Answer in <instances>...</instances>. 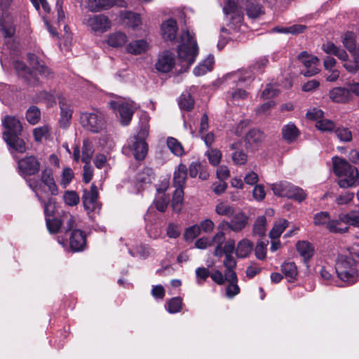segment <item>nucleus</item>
<instances>
[{
    "label": "nucleus",
    "mask_w": 359,
    "mask_h": 359,
    "mask_svg": "<svg viewBox=\"0 0 359 359\" xmlns=\"http://www.w3.org/2000/svg\"><path fill=\"white\" fill-rule=\"evenodd\" d=\"M359 263V243L353 244L348 254L339 255L336 261L335 271L338 278L346 285L358 280L357 265Z\"/></svg>",
    "instance_id": "nucleus-1"
},
{
    "label": "nucleus",
    "mask_w": 359,
    "mask_h": 359,
    "mask_svg": "<svg viewBox=\"0 0 359 359\" xmlns=\"http://www.w3.org/2000/svg\"><path fill=\"white\" fill-rule=\"evenodd\" d=\"M257 0H227L223 7V12L225 15H231V22L228 26L234 30H236L241 25L243 19L242 11L243 6L245 2V9L247 15L250 18H257L262 13L261 6L258 3H255Z\"/></svg>",
    "instance_id": "nucleus-2"
},
{
    "label": "nucleus",
    "mask_w": 359,
    "mask_h": 359,
    "mask_svg": "<svg viewBox=\"0 0 359 359\" xmlns=\"http://www.w3.org/2000/svg\"><path fill=\"white\" fill-rule=\"evenodd\" d=\"M198 53V48L194 37L188 30L182 31L177 46V54L182 66L180 71H186L194 62Z\"/></svg>",
    "instance_id": "nucleus-3"
},
{
    "label": "nucleus",
    "mask_w": 359,
    "mask_h": 359,
    "mask_svg": "<svg viewBox=\"0 0 359 359\" xmlns=\"http://www.w3.org/2000/svg\"><path fill=\"white\" fill-rule=\"evenodd\" d=\"M28 186L35 193L36 196L41 200L42 193L55 196L58 194V188L55 184L53 173L50 168H46L42 170L40 180H27Z\"/></svg>",
    "instance_id": "nucleus-4"
},
{
    "label": "nucleus",
    "mask_w": 359,
    "mask_h": 359,
    "mask_svg": "<svg viewBox=\"0 0 359 359\" xmlns=\"http://www.w3.org/2000/svg\"><path fill=\"white\" fill-rule=\"evenodd\" d=\"M271 186L273 194L280 197L292 198L299 202L304 201L306 197V194L302 189L293 186L287 182H280L272 184Z\"/></svg>",
    "instance_id": "nucleus-5"
},
{
    "label": "nucleus",
    "mask_w": 359,
    "mask_h": 359,
    "mask_svg": "<svg viewBox=\"0 0 359 359\" xmlns=\"http://www.w3.org/2000/svg\"><path fill=\"white\" fill-rule=\"evenodd\" d=\"M110 107L119 115L121 123L126 126L130 122L137 105L132 100H118L109 102Z\"/></svg>",
    "instance_id": "nucleus-6"
},
{
    "label": "nucleus",
    "mask_w": 359,
    "mask_h": 359,
    "mask_svg": "<svg viewBox=\"0 0 359 359\" xmlns=\"http://www.w3.org/2000/svg\"><path fill=\"white\" fill-rule=\"evenodd\" d=\"M83 23L95 34H103L111 27V20L104 14L86 15Z\"/></svg>",
    "instance_id": "nucleus-7"
},
{
    "label": "nucleus",
    "mask_w": 359,
    "mask_h": 359,
    "mask_svg": "<svg viewBox=\"0 0 359 359\" xmlns=\"http://www.w3.org/2000/svg\"><path fill=\"white\" fill-rule=\"evenodd\" d=\"M80 123L83 128L92 133H99L104 128L103 114L98 111L81 113Z\"/></svg>",
    "instance_id": "nucleus-8"
},
{
    "label": "nucleus",
    "mask_w": 359,
    "mask_h": 359,
    "mask_svg": "<svg viewBox=\"0 0 359 359\" xmlns=\"http://www.w3.org/2000/svg\"><path fill=\"white\" fill-rule=\"evenodd\" d=\"M123 150L128 156H133L137 161H142L147 154L148 145L144 140L133 136L128 139Z\"/></svg>",
    "instance_id": "nucleus-9"
},
{
    "label": "nucleus",
    "mask_w": 359,
    "mask_h": 359,
    "mask_svg": "<svg viewBox=\"0 0 359 359\" xmlns=\"http://www.w3.org/2000/svg\"><path fill=\"white\" fill-rule=\"evenodd\" d=\"M12 0H0V8L2 11L0 18V31L5 37H11L15 31L13 17L7 11H4Z\"/></svg>",
    "instance_id": "nucleus-10"
},
{
    "label": "nucleus",
    "mask_w": 359,
    "mask_h": 359,
    "mask_svg": "<svg viewBox=\"0 0 359 359\" xmlns=\"http://www.w3.org/2000/svg\"><path fill=\"white\" fill-rule=\"evenodd\" d=\"M40 167V162L33 156H27L18 161L19 173L25 178L38 173Z\"/></svg>",
    "instance_id": "nucleus-11"
},
{
    "label": "nucleus",
    "mask_w": 359,
    "mask_h": 359,
    "mask_svg": "<svg viewBox=\"0 0 359 359\" xmlns=\"http://www.w3.org/2000/svg\"><path fill=\"white\" fill-rule=\"evenodd\" d=\"M59 107L60 109L59 125L61 128H67L71 124L73 114V108L69 100L61 97L59 99Z\"/></svg>",
    "instance_id": "nucleus-12"
},
{
    "label": "nucleus",
    "mask_w": 359,
    "mask_h": 359,
    "mask_svg": "<svg viewBox=\"0 0 359 359\" xmlns=\"http://www.w3.org/2000/svg\"><path fill=\"white\" fill-rule=\"evenodd\" d=\"M298 58L306 68V70L302 72L305 76H312L318 73L319 69L317 66L319 64V59L318 57L309 55L306 52H302Z\"/></svg>",
    "instance_id": "nucleus-13"
},
{
    "label": "nucleus",
    "mask_w": 359,
    "mask_h": 359,
    "mask_svg": "<svg viewBox=\"0 0 359 359\" xmlns=\"http://www.w3.org/2000/svg\"><path fill=\"white\" fill-rule=\"evenodd\" d=\"M175 64L174 53L170 50H165L159 54L155 67L158 72L167 73L172 69Z\"/></svg>",
    "instance_id": "nucleus-14"
},
{
    "label": "nucleus",
    "mask_w": 359,
    "mask_h": 359,
    "mask_svg": "<svg viewBox=\"0 0 359 359\" xmlns=\"http://www.w3.org/2000/svg\"><path fill=\"white\" fill-rule=\"evenodd\" d=\"M54 208L55 205L51 199H50L47 203L44 204V212L46 215V226L49 232L51 233H55L58 232L62 224L61 219H59L57 218H50L52 212H53Z\"/></svg>",
    "instance_id": "nucleus-15"
},
{
    "label": "nucleus",
    "mask_w": 359,
    "mask_h": 359,
    "mask_svg": "<svg viewBox=\"0 0 359 359\" xmlns=\"http://www.w3.org/2000/svg\"><path fill=\"white\" fill-rule=\"evenodd\" d=\"M248 219V218L245 214L240 212L236 214L230 222L224 220L221 222L222 226L220 229L225 226L226 229H229L233 231L239 232L245 227Z\"/></svg>",
    "instance_id": "nucleus-16"
},
{
    "label": "nucleus",
    "mask_w": 359,
    "mask_h": 359,
    "mask_svg": "<svg viewBox=\"0 0 359 359\" xmlns=\"http://www.w3.org/2000/svg\"><path fill=\"white\" fill-rule=\"evenodd\" d=\"M338 184L341 188L355 186L359 182V172L357 168L350 165L348 169L341 177Z\"/></svg>",
    "instance_id": "nucleus-17"
},
{
    "label": "nucleus",
    "mask_w": 359,
    "mask_h": 359,
    "mask_svg": "<svg viewBox=\"0 0 359 359\" xmlns=\"http://www.w3.org/2000/svg\"><path fill=\"white\" fill-rule=\"evenodd\" d=\"M226 79L235 83L236 86L242 87L250 83L253 79L254 76L250 70H241L236 72H232L226 76Z\"/></svg>",
    "instance_id": "nucleus-18"
},
{
    "label": "nucleus",
    "mask_w": 359,
    "mask_h": 359,
    "mask_svg": "<svg viewBox=\"0 0 359 359\" xmlns=\"http://www.w3.org/2000/svg\"><path fill=\"white\" fill-rule=\"evenodd\" d=\"M177 30V22L172 18L163 21L161 26V36L166 41H174L176 39Z\"/></svg>",
    "instance_id": "nucleus-19"
},
{
    "label": "nucleus",
    "mask_w": 359,
    "mask_h": 359,
    "mask_svg": "<svg viewBox=\"0 0 359 359\" xmlns=\"http://www.w3.org/2000/svg\"><path fill=\"white\" fill-rule=\"evenodd\" d=\"M98 191L95 185L92 184L89 191H85L82 199L85 209L94 211L97 207Z\"/></svg>",
    "instance_id": "nucleus-20"
},
{
    "label": "nucleus",
    "mask_w": 359,
    "mask_h": 359,
    "mask_svg": "<svg viewBox=\"0 0 359 359\" xmlns=\"http://www.w3.org/2000/svg\"><path fill=\"white\" fill-rule=\"evenodd\" d=\"M86 245V235L79 229H74L69 238L70 248L74 252H80L84 250Z\"/></svg>",
    "instance_id": "nucleus-21"
},
{
    "label": "nucleus",
    "mask_w": 359,
    "mask_h": 359,
    "mask_svg": "<svg viewBox=\"0 0 359 359\" xmlns=\"http://www.w3.org/2000/svg\"><path fill=\"white\" fill-rule=\"evenodd\" d=\"M330 99L335 103H347L352 100L350 90L344 87H334L329 92Z\"/></svg>",
    "instance_id": "nucleus-22"
},
{
    "label": "nucleus",
    "mask_w": 359,
    "mask_h": 359,
    "mask_svg": "<svg viewBox=\"0 0 359 359\" xmlns=\"http://www.w3.org/2000/svg\"><path fill=\"white\" fill-rule=\"evenodd\" d=\"M187 167L183 163L179 164L174 170L172 184L175 188H184L187 179Z\"/></svg>",
    "instance_id": "nucleus-23"
},
{
    "label": "nucleus",
    "mask_w": 359,
    "mask_h": 359,
    "mask_svg": "<svg viewBox=\"0 0 359 359\" xmlns=\"http://www.w3.org/2000/svg\"><path fill=\"white\" fill-rule=\"evenodd\" d=\"M18 135H13L10 133H4L3 137L10 149L19 153H24L26 151L25 143L23 140L18 137Z\"/></svg>",
    "instance_id": "nucleus-24"
},
{
    "label": "nucleus",
    "mask_w": 359,
    "mask_h": 359,
    "mask_svg": "<svg viewBox=\"0 0 359 359\" xmlns=\"http://www.w3.org/2000/svg\"><path fill=\"white\" fill-rule=\"evenodd\" d=\"M154 178L153 170L149 168H144L137 175L135 183L137 189H144V186L151 183Z\"/></svg>",
    "instance_id": "nucleus-25"
},
{
    "label": "nucleus",
    "mask_w": 359,
    "mask_h": 359,
    "mask_svg": "<svg viewBox=\"0 0 359 359\" xmlns=\"http://www.w3.org/2000/svg\"><path fill=\"white\" fill-rule=\"evenodd\" d=\"M14 68L18 74L27 81L30 85H36L38 79L36 76L27 69L26 65L21 61L16 60L14 62Z\"/></svg>",
    "instance_id": "nucleus-26"
},
{
    "label": "nucleus",
    "mask_w": 359,
    "mask_h": 359,
    "mask_svg": "<svg viewBox=\"0 0 359 359\" xmlns=\"http://www.w3.org/2000/svg\"><path fill=\"white\" fill-rule=\"evenodd\" d=\"M242 142L240 141L230 145V149L234 151L231 156L232 161L234 164L238 165H244L248 161V155L243 151L240 150Z\"/></svg>",
    "instance_id": "nucleus-27"
},
{
    "label": "nucleus",
    "mask_w": 359,
    "mask_h": 359,
    "mask_svg": "<svg viewBox=\"0 0 359 359\" xmlns=\"http://www.w3.org/2000/svg\"><path fill=\"white\" fill-rule=\"evenodd\" d=\"M3 126L7 129L4 133H10L13 135H20L22 129L20 121L15 116H6L3 120Z\"/></svg>",
    "instance_id": "nucleus-28"
},
{
    "label": "nucleus",
    "mask_w": 359,
    "mask_h": 359,
    "mask_svg": "<svg viewBox=\"0 0 359 359\" xmlns=\"http://www.w3.org/2000/svg\"><path fill=\"white\" fill-rule=\"evenodd\" d=\"M85 7L92 13H98L110 8V0H85Z\"/></svg>",
    "instance_id": "nucleus-29"
},
{
    "label": "nucleus",
    "mask_w": 359,
    "mask_h": 359,
    "mask_svg": "<svg viewBox=\"0 0 359 359\" xmlns=\"http://www.w3.org/2000/svg\"><path fill=\"white\" fill-rule=\"evenodd\" d=\"M254 244L248 239L243 238L240 241L236 248V255L238 258H245L248 257L252 251Z\"/></svg>",
    "instance_id": "nucleus-30"
},
{
    "label": "nucleus",
    "mask_w": 359,
    "mask_h": 359,
    "mask_svg": "<svg viewBox=\"0 0 359 359\" xmlns=\"http://www.w3.org/2000/svg\"><path fill=\"white\" fill-rule=\"evenodd\" d=\"M149 48L148 43L144 39L135 40L130 42L126 46V50L128 53L133 55H140L145 53Z\"/></svg>",
    "instance_id": "nucleus-31"
},
{
    "label": "nucleus",
    "mask_w": 359,
    "mask_h": 359,
    "mask_svg": "<svg viewBox=\"0 0 359 359\" xmlns=\"http://www.w3.org/2000/svg\"><path fill=\"white\" fill-rule=\"evenodd\" d=\"M128 41L127 36L121 32H115L107 36V43L111 47L123 46Z\"/></svg>",
    "instance_id": "nucleus-32"
},
{
    "label": "nucleus",
    "mask_w": 359,
    "mask_h": 359,
    "mask_svg": "<svg viewBox=\"0 0 359 359\" xmlns=\"http://www.w3.org/2000/svg\"><path fill=\"white\" fill-rule=\"evenodd\" d=\"M322 49L327 54L337 57L339 60H345L346 57V51L337 46L332 42L328 41L324 43Z\"/></svg>",
    "instance_id": "nucleus-33"
},
{
    "label": "nucleus",
    "mask_w": 359,
    "mask_h": 359,
    "mask_svg": "<svg viewBox=\"0 0 359 359\" xmlns=\"http://www.w3.org/2000/svg\"><path fill=\"white\" fill-rule=\"evenodd\" d=\"M283 138L287 142H294L299 135V131L293 123H289L282 128Z\"/></svg>",
    "instance_id": "nucleus-34"
},
{
    "label": "nucleus",
    "mask_w": 359,
    "mask_h": 359,
    "mask_svg": "<svg viewBox=\"0 0 359 359\" xmlns=\"http://www.w3.org/2000/svg\"><path fill=\"white\" fill-rule=\"evenodd\" d=\"M28 60L30 65L37 70L43 76H48L50 74V70L44 64V62L40 60L37 56L33 53L28 54Z\"/></svg>",
    "instance_id": "nucleus-35"
},
{
    "label": "nucleus",
    "mask_w": 359,
    "mask_h": 359,
    "mask_svg": "<svg viewBox=\"0 0 359 359\" xmlns=\"http://www.w3.org/2000/svg\"><path fill=\"white\" fill-rule=\"evenodd\" d=\"M213 64L214 57L212 55H208L205 60L202 61L194 68V75L200 76L205 74L208 72H210L212 69Z\"/></svg>",
    "instance_id": "nucleus-36"
},
{
    "label": "nucleus",
    "mask_w": 359,
    "mask_h": 359,
    "mask_svg": "<svg viewBox=\"0 0 359 359\" xmlns=\"http://www.w3.org/2000/svg\"><path fill=\"white\" fill-rule=\"evenodd\" d=\"M237 262L235 258L232 255H224V259L223 261V266L225 268V276L229 278H233L234 280L236 278V273L234 271L236 267Z\"/></svg>",
    "instance_id": "nucleus-37"
},
{
    "label": "nucleus",
    "mask_w": 359,
    "mask_h": 359,
    "mask_svg": "<svg viewBox=\"0 0 359 359\" xmlns=\"http://www.w3.org/2000/svg\"><path fill=\"white\" fill-rule=\"evenodd\" d=\"M234 212L233 206L227 201L219 200L215 205V212L219 216L230 217L233 215Z\"/></svg>",
    "instance_id": "nucleus-38"
},
{
    "label": "nucleus",
    "mask_w": 359,
    "mask_h": 359,
    "mask_svg": "<svg viewBox=\"0 0 359 359\" xmlns=\"http://www.w3.org/2000/svg\"><path fill=\"white\" fill-rule=\"evenodd\" d=\"M332 163L334 172L339 177H341L351 165L345 159L337 156L332 158Z\"/></svg>",
    "instance_id": "nucleus-39"
},
{
    "label": "nucleus",
    "mask_w": 359,
    "mask_h": 359,
    "mask_svg": "<svg viewBox=\"0 0 359 359\" xmlns=\"http://www.w3.org/2000/svg\"><path fill=\"white\" fill-rule=\"evenodd\" d=\"M340 219L344 224L359 228V211L353 210L346 214H341Z\"/></svg>",
    "instance_id": "nucleus-40"
},
{
    "label": "nucleus",
    "mask_w": 359,
    "mask_h": 359,
    "mask_svg": "<svg viewBox=\"0 0 359 359\" xmlns=\"http://www.w3.org/2000/svg\"><path fill=\"white\" fill-rule=\"evenodd\" d=\"M297 249L300 255L305 259L309 260L313 255L312 245L306 241H299L297 244Z\"/></svg>",
    "instance_id": "nucleus-41"
},
{
    "label": "nucleus",
    "mask_w": 359,
    "mask_h": 359,
    "mask_svg": "<svg viewBox=\"0 0 359 359\" xmlns=\"http://www.w3.org/2000/svg\"><path fill=\"white\" fill-rule=\"evenodd\" d=\"M184 189L175 188L172 200V207L174 211L180 212L184 201Z\"/></svg>",
    "instance_id": "nucleus-42"
},
{
    "label": "nucleus",
    "mask_w": 359,
    "mask_h": 359,
    "mask_svg": "<svg viewBox=\"0 0 359 359\" xmlns=\"http://www.w3.org/2000/svg\"><path fill=\"white\" fill-rule=\"evenodd\" d=\"M327 229L332 233H342L348 231V227L341 220L339 215L337 219L330 220L327 223Z\"/></svg>",
    "instance_id": "nucleus-43"
},
{
    "label": "nucleus",
    "mask_w": 359,
    "mask_h": 359,
    "mask_svg": "<svg viewBox=\"0 0 359 359\" xmlns=\"http://www.w3.org/2000/svg\"><path fill=\"white\" fill-rule=\"evenodd\" d=\"M287 226L288 222L286 219H282L278 220L270 231L269 236L271 239H278Z\"/></svg>",
    "instance_id": "nucleus-44"
},
{
    "label": "nucleus",
    "mask_w": 359,
    "mask_h": 359,
    "mask_svg": "<svg viewBox=\"0 0 359 359\" xmlns=\"http://www.w3.org/2000/svg\"><path fill=\"white\" fill-rule=\"evenodd\" d=\"M205 156L208 158L209 163L212 166H217L222 159V152L216 148H209L205 153Z\"/></svg>",
    "instance_id": "nucleus-45"
},
{
    "label": "nucleus",
    "mask_w": 359,
    "mask_h": 359,
    "mask_svg": "<svg viewBox=\"0 0 359 359\" xmlns=\"http://www.w3.org/2000/svg\"><path fill=\"white\" fill-rule=\"evenodd\" d=\"M281 271L289 281L296 279L297 270L294 262H285L281 266Z\"/></svg>",
    "instance_id": "nucleus-46"
},
{
    "label": "nucleus",
    "mask_w": 359,
    "mask_h": 359,
    "mask_svg": "<svg viewBox=\"0 0 359 359\" xmlns=\"http://www.w3.org/2000/svg\"><path fill=\"white\" fill-rule=\"evenodd\" d=\"M130 254L135 257L139 256L143 259H146L154 253V250L147 245H137L134 251L130 250Z\"/></svg>",
    "instance_id": "nucleus-47"
},
{
    "label": "nucleus",
    "mask_w": 359,
    "mask_h": 359,
    "mask_svg": "<svg viewBox=\"0 0 359 359\" xmlns=\"http://www.w3.org/2000/svg\"><path fill=\"white\" fill-rule=\"evenodd\" d=\"M167 145L170 151L176 156H181L184 153L182 144L174 137L167 139Z\"/></svg>",
    "instance_id": "nucleus-48"
},
{
    "label": "nucleus",
    "mask_w": 359,
    "mask_h": 359,
    "mask_svg": "<svg viewBox=\"0 0 359 359\" xmlns=\"http://www.w3.org/2000/svg\"><path fill=\"white\" fill-rule=\"evenodd\" d=\"M178 104L180 109L190 111L194 105V100L189 93H184L179 98Z\"/></svg>",
    "instance_id": "nucleus-49"
},
{
    "label": "nucleus",
    "mask_w": 359,
    "mask_h": 359,
    "mask_svg": "<svg viewBox=\"0 0 359 359\" xmlns=\"http://www.w3.org/2000/svg\"><path fill=\"white\" fill-rule=\"evenodd\" d=\"M122 16L128 20V23L133 29L142 24L141 16L138 13L132 11H124L122 13Z\"/></svg>",
    "instance_id": "nucleus-50"
},
{
    "label": "nucleus",
    "mask_w": 359,
    "mask_h": 359,
    "mask_svg": "<svg viewBox=\"0 0 359 359\" xmlns=\"http://www.w3.org/2000/svg\"><path fill=\"white\" fill-rule=\"evenodd\" d=\"M266 219L264 216H259L255 220L253 226V233L259 236H264L266 233Z\"/></svg>",
    "instance_id": "nucleus-51"
},
{
    "label": "nucleus",
    "mask_w": 359,
    "mask_h": 359,
    "mask_svg": "<svg viewBox=\"0 0 359 359\" xmlns=\"http://www.w3.org/2000/svg\"><path fill=\"white\" fill-rule=\"evenodd\" d=\"M317 129L322 132H332L335 129V123L330 119L322 118L316 123Z\"/></svg>",
    "instance_id": "nucleus-52"
},
{
    "label": "nucleus",
    "mask_w": 359,
    "mask_h": 359,
    "mask_svg": "<svg viewBox=\"0 0 359 359\" xmlns=\"http://www.w3.org/2000/svg\"><path fill=\"white\" fill-rule=\"evenodd\" d=\"M226 279L229 283L226 289V295L229 298H232L240 292V288L237 284L238 277L236 276L235 280L233 278H229V277H226Z\"/></svg>",
    "instance_id": "nucleus-53"
},
{
    "label": "nucleus",
    "mask_w": 359,
    "mask_h": 359,
    "mask_svg": "<svg viewBox=\"0 0 359 359\" xmlns=\"http://www.w3.org/2000/svg\"><path fill=\"white\" fill-rule=\"evenodd\" d=\"M62 223L66 224V231L74 230V227L79 226L78 219L68 212H65L61 218Z\"/></svg>",
    "instance_id": "nucleus-54"
},
{
    "label": "nucleus",
    "mask_w": 359,
    "mask_h": 359,
    "mask_svg": "<svg viewBox=\"0 0 359 359\" xmlns=\"http://www.w3.org/2000/svg\"><path fill=\"white\" fill-rule=\"evenodd\" d=\"M182 300L180 297H173L167 303L165 308L170 313H178L181 311Z\"/></svg>",
    "instance_id": "nucleus-55"
},
{
    "label": "nucleus",
    "mask_w": 359,
    "mask_h": 359,
    "mask_svg": "<svg viewBox=\"0 0 359 359\" xmlns=\"http://www.w3.org/2000/svg\"><path fill=\"white\" fill-rule=\"evenodd\" d=\"M343 64V67L350 74H355L359 69V61L353 60H349L348 55L346 53V57L345 60H340Z\"/></svg>",
    "instance_id": "nucleus-56"
},
{
    "label": "nucleus",
    "mask_w": 359,
    "mask_h": 359,
    "mask_svg": "<svg viewBox=\"0 0 359 359\" xmlns=\"http://www.w3.org/2000/svg\"><path fill=\"white\" fill-rule=\"evenodd\" d=\"M222 223L220 222L217 226V232L214 235L212 238H210L212 245L215 244L216 245H223L225 241V233L224 231L227 229L225 226L220 229Z\"/></svg>",
    "instance_id": "nucleus-57"
},
{
    "label": "nucleus",
    "mask_w": 359,
    "mask_h": 359,
    "mask_svg": "<svg viewBox=\"0 0 359 359\" xmlns=\"http://www.w3.org/2000/svg\"><path fill=\"white\" fill-rule=\"evenodd\" d=\"M355 38V34L350 32H346L344 36L342 43L349 53L353 51L354 48L357 47Z\"/></svg>",
    "instance_id": "nucleus-58"
},
{
    "label": "nucleus",
    "mask_w": 359,
    "mask_h": 359,
    "mask_svg": "<svg viewBox=\"0 0 359 359\" xmlns=\"http://www.w3.org/2000/svg\"><path fill=\"white\" fill-rule=\"evenodd\" d=\"M335 134L341 142H348L352 140V133L349 128L346 127H339L334 130Z\"/></svg>",
    "instance_id": "nucleus-59"
},
{
    "label": "nucleus",
    "mask_w": 359,
    "mask_h": 359,
    "mask_svg": "<svg viewBox=\"0 0 359 359\" xmlns=\"http://www.w3.org/2000/svg\"><path fill=\"white\" fill-rule=\"evenodd\" d=\"M247 97V92L241 88L232 89L228 92L229 101H231L232 102L241 100H245Z\"/></svg>",
    "instance_id": "nucleus-60"
},
{
    "label": "nucleus",
    "mask_w": 359,
    "mask_h": 359,
    "mask_svg": "<svg viewBox=\"0 0 359 359\" xmlns=\"http://www.w3.org/2000/svg\"><path fill=\"white\" fill-rule=\"evenodd\" d=\"M263 137V133L260 130L253 129L248 133L245 139L248 144H252L261 142Z\"/></svg>",
    "instance_id": "nucleus-61"
},
{
    "label": "nucleus",
    "mask_w": 359,
    "mask_h": 359,
    "mask_svg": "<svg viewBox=\"0 0 359 359\" xmlns=\"http://www.w3.org/2000/svg\"><path fill=\"white\" fill-rule=\"evenodd\" d=\"M93 152L90 144L88 141H84L82 147L81 161L85 163H90Z\"/></svg>",
    "instance_id": "nucleus-62"
},
{
    "label": "nucleus",
    "mask_w": 359,
    "mask_h": 359,
    "mask_svg": "<svg viewBox=\"0 0 359 359\" xmlns=\"http://www.w3.org/2000/svg\"><path fill=\"white\" fill-rule=\"evenodd\" d=\"M40 110L36 107H29L26 114V118L31 124H36L40 119Z\"/></svg>",
    "instance_id": "nucleus-63"
},
{
    "label": "nucleus",
    "mask_w": 359,
    "mask_h": 359,
    "mask_svg": "<svg viewBox=\"0 0 359 359\" xmlns=\"http://www.w3.org/2000/svg\"><path fill=\"white\" fill-rule=\"evenodd\" d=\"M279 90L277 88L276 86L274 84L269 83L263 90L262 93V97L264 100H269L277 96Z\"/></svg>",
    "instance_id": "nucleus-64"
}]
</instances>
